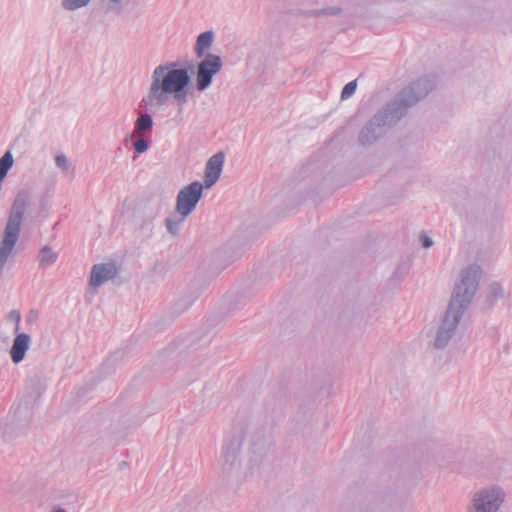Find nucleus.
I'll return each instance as SVG.
<instances>
[{
	"label": "nucleus",
	"instance_id": "f257e3e1",
	"mask_svg": "<svg viewBox=\"0 0 512 512\" xmlns=\"http://www.w3.org/2000/svg\"><path fill=\"white\" fill-rule=\"evenodd\" d=\"M269 445V435L261 423L247 421L239 425L223 446V474L236 479L253 475L263 464Z\"/></svg>",
	"mask_w": 512,
	"mask_h": 512
},
{
	"label": "nucleus",
	"instance_id": "f03ea898",
	"mask_svg": "<svg viewBox=\"0 0 512 512\" xmlns=\"http://www.w3.org/2000/svg\"><path fill=\"white\" fill-rule=\"evenodd\" d=\"M435 82L430 77H423L398 92L380 109L364 126L358 140L363 146L375 143L385 132L386 127L394 126L402 119L412 106L433 90Z\"/></svg>",
	"mask_w": 512,
	"mask_h": 512
},
{
	"label": "nucleus",
	"instance_id": "7ed1b4c3",
	"mask_svg": "<svg viewBox=\"0 0 512 512\" xmlns=\"http://www.w3.org/2000/svg\"><path fill=\"white\" fill-rule=\"evenodd\" d=\"M481 275L482 269L478 264L461 270L459 282L455 284L448 307L430 342L435 349L446 348L455 337L460 321L478 290Z\"/></svg>",
	"mask_w": 512,
	"mask_h": 512
},
{
	"label": "nucleus",
	"instance_id": "20e7f679",
	"mask_svg": "<svg viewBox=\"0 0 512 512\" xmlns=\"http://www.w3.org/2000/svg\"><path fill=\"white\" fill-rule=\"evenodd\" d=\"M192 93L191 77L187 68H178L177 62H166L158 65L152 72L147 95L143 97L140 106L146 110H156L164 107L170 95L182 113Z\"/></svg>",
	"mask_w": 512,
	"mask_h": 512
},
{
	"label": "nucleus",
	"instance_id": "39448f33",
	"mask_svg": "<svg viewBox=\"0 0 512 512\" xmlns=\"http://www.w3.org/2000/svg\"><path fill=\"white\" fill-rule=\"evenodd\" d=\"M30 194L27 190H21L16 195L11 207L8 222L5 227L3 240L0 245V274L18 241L21 223L29 201Z\"/></svg>",
	"mask_w": 512,
	"mask_h": 512
},
{
	"label": "nucleus",
	"instance_id": "423d86ee",
	"mask_svg": "<svg viewBox=\"0 0 512 512\" xmlns=\"http://www.w3.org/2000/svg\"><path fill=\"white\" fill-rule=\"evenodd\" d=\"M506 494L502 487L491 485L475 491L466 505V512H498Z\"/></svg>",
	"mask_w": 512,
	"mask_h": 512
},
{
	"label": "nucleus",
	"instance_id": "0eeeda50",
	"mask_svg": "<svg viewBox=\"0 0 512 512\" xmlns=\"http://www.w3.org/2000/svg\"><path fill=\"white\" fill-rule=\"evenodd\" d=\"M223 62L220 56L207 53L197 65L196 89L206 90L213 81V77L222 69Z\"/></svg>",
	"mask_w": 512,
	"mask_h": 512
},
{
	"label": "nucleus",
	"instance_id": "6e6552de",
	"mask_svg": "<svg viewBox=\"0 0 512 512\" xmlns=\"http://www.w3.org/2000/svg\"><path fill=\"white\" fill-rule=\"evenodd\" d=\"M204 185L194 181L184 186L176 197V212L189 216L195 209L203 194Z\"/></svg>",
	"mask_w": 512,
	"mask_h": 512
},
{
	"label": "nucleus",
	"instance_id": "1a4fd4ad",
	"mask_svg": "<svg viewBox=\"0 0 512 512\" xmlns=\"http://www.w3.org/2000/svg\"><path fill=\"white\" fill-rule=\"evenodd\" d=\"M162 208V201L159 197L151 196L143 198L139 201L136 214L142 219L141 228L148 224L158 216Z\"/></svg>",
	"mask_w": 512,
	"mask_h": 512
},
{
	"label": "nucleus",
	"instance_id": "9d476101",
	"mask_svg": "<svg viewBox=\"0 0 512 512\" xmlns=\"http://www.w3.org/2000/svg\"><path fill=\"white\" fill-rule=\"evenodd\" d=\"M118 273L119 268L113 262L95 264L91 269L89 285L93 288H98L115 278Z\"/></svg>",
	"mask_w": 512,
	"mask_h": 512
},
{
	"label": "nucleus",
	"instance_id": "9b49d317",
	"mask_svg": "<svg viewBox=\"0 0 512 512\" xmlns=\"http://www.w3.org/2000/svg\"><path fill=\"white\" fill-rule=\"evenodd\" d=\"M225 155L222 151L217 152L209 158L205 166L204 182L202 183L205 188L212 187L220 178Z\"/></svg>",
	"mask_w": 512,
	"mask_h": 512
},
{
	"label": "nucleus",
	"instance_id": "f8f14e48",
	"mask_svg": "<svg viewBox=\"0 0 512 512\" xmlns=\"http://www.w3.org/2000/svg\"><path fill=\"white\" fill-rule=\"evenodd\" d=\"M31 338L27 333L16 334L12 347L10 349V357L14 364L23 361L27 350L29 349Z\"/></svg>",
	"mask_w": 512,
	"mask_h": 512
},
{
	"label": "nucleus",
	"instance_id": "ddd939ff",
	"mask_svg": "<svg viewBox=\"0 0 512 512\" xmlns=\"http://www.w3.org/2000/svg\"><path fill=\"white\" fill-rule=\"evenodd\" d=\"M46 389V379L39 374H34L27 380L26 390L28 396L34 401L38 400Z\"/></svg>",
	"mask_w": 512,
	"mask_h": 512
},
{
	"label": "nucleus",
	"instance_id": "4468645a",
	"mask_svg": "<svg viewBox=\"0 0 512 512\" xmlns=\"http://www.w3.org/2000/svg\"><path fill=\"white\" fill-rule=\"evenodd\" d=\"M199 296L200 291L198 289H189L175 301L172 309L175 313L181 314L186 311Z\"/></svg>",
	"mask_w": 512,
	"mask_h": 512
},
{
	"label": "nucleus",
	"instance_id": "2eb2a0df",
	"mask_svg": "<svg viewBox=\"0 0 512 512\" xmlns=\"http://www.w3.org/2000/svg\"><path fill=\"white\" fill-rule=\"evenodd\" d=\"M199 296L200 291L198 289H189L175 301L172 309L175 313L181 314L186 311Z\"/></svg>",
	"mask_w": 512,
	"mask_h": 512
},
{
	"label": "nucleus",
	"instance_id": "dca6fc26",
	"mask_svg": "<svg viewBox=\"0 0 512 512\" xmlns=\"http://www.w3.org/2000/svg\"><path fill=\"white\" fill-rule=\"evenodd\" d=\"M214 40V32L211 30L205 31L198 35L194 47L197 57H205L206 51L210 49Z\"/></svg>",
	"mask_w": 512,
	"mask_h": 512
},
{
	"label": "nucleus",
	"instance_id": "f3484780",
	"mask_svg": "<svg viewBox=\"0 0 512 512\" xmlns=\"http://www.w3.org/2000/svg\"><path fill=\"white\" fill-rule=\"evenodd\" d=\"M153 128L152 116L148 113H140L135 121L131 136H145Z\"/></svg>",
	"mask_w": 512,
	"mask_h": 512
},
{
	"label": "nucleus",
	"instance_id": "a211bd4d",
	"mask_svg": "<svg viewBox=\"0 0 512 512\" xmlns=\"http://www.w3.org/2000/svg\"><path fill=\"white\" fill-rule=\"evenodd\" d=\"M187 217L188 216L178 214L177 212H176V214L167 217L165 219V227H166L167 231L172 236L178 235L180 227L184 223V221Z\"/></svg>",
	"mask_w": 512,
	"mask_h": 512
},
{
	"label": "nucleus",
	"instance_id": "6ab92c4d",
	"mask_svg": "<svg viewBox=\"0 0 512 512\" xmlns=\"http://www.w3.org/2000/svg\"><path fill=\"white\" fill-rule=\"evenodd\" d=\"M39 264L41 267H46L48 265L56 262L58 258V253L55 252L50 246L45 245L39 252Z\"/></svg>",
	"mask_w": 512,
	"mask_h": 512
},
{
	"label": "nucleus",
	"instance_id": "aec40b11",
	"mask_svg": "<svg viewBox=\"0 0 512 512\" xmlns=\"http://www.w3.org/2000/svg\"><path fill=\"white\" fill-rule=\"evenodd\" d=\"M506 296L503 286L499 282H492L487 288V300L493 304Z\"/></svg>",
	"mask_w": 512,
	"mask_h": 512
},
{
	"label": "nucleus",
	"instance_id": "412c9836",
	"mask_svg": "<svg viewBox=\"0 0 512 512\" xmlns=\"http://www.w3.org/2000/svg\"><path fill=\"white\" fill-rule=\"evenodd\" d=\"M92 0H61L63 10L71 12L88 6Z\"/></svg>",
	"mask_w": 512,
	"mask_h": 512
},
{
	"label": "nucleus",
	"instance_id": "4be33fe9",
	"mask_svg": "<svg viewBox=\"0 0 512 512\" xmlns=\"http://www.w3.org/2000/svg\"><path fill=\"white\" fill-rule=\"evenodd\" d=\"M132 138H137L133 142V148L137 153H144L149 148V141L145 138V136H131Z\"/></svg>",
	"mask_w": 512,
	"mask_h": 512
},
{
	"label": "nucleus",
	"instance_id": "5701e85b",
	"mask_svg": "<svg viewBox=\"0 0 512 512\" xmlns=\"http://www.w3.org/2000/svg\"><path fill=\"white\" fill-rule=\"evenodd\" d=\"M318 10V17H328V16H337L342 13L341 7L331 6Z\"/></svg>",
	"mask_w": 512,
	"mask_h": 512
},
{
	"label": "nucleus",
	"instance_id": "b1692460",
	"mask_svg": "<svg viewBox=\"0 0 512 512\" xmlns=\"http://www.w3.org/2000/svg\"><path fill=\"white\" fill-rule=\"evenodd\" d=\"M7 318H8L9 321H12V324H15L14 325V329H13L14 333L15 334L20 333L19 330H20L21 315H20L19 311L11 310L8 313Z\"/></svg>",
	"mask_w": 512,
	"mask_h": 512
},
{
	"label": "nucleus",
	"instance_id": "393cba45",
	"mask_svg": "<svg viewBox=\"0 0 512 512\" xmlns=\"http://www.w3.org/2000/svg\"><path fill=\"white\" fill-rule=\"evenodd\" d=\"M356 88H357L356 80H353V81L347 83L342 89L341 98L348 99L355 93Z\"/></svg>",
	"mask_w": 512,
	"mask_h": 512
},
{
	"label": "nucleus",
	"instance_id": "a878e982",
	"mask_svg": "<svg viewBox=\"0 0 512 512\" xmlns=\"http://www.w3.org/2000/svg\"><path fill=\"white\" fill-rule=\"evenodd\" d=\"M55 164L63 171H66L69 168V160L64 154H59L55 157Z\"/></svg>",
	"mask_w": 512,
	"mask_h": 512
},
{
	"label": "nucleus",
	"instance_id": "bb28decb",
	"mask_svg": "<svg viewBox=\"0 0 512 512\" xmlns=\"http://www.w3.org/2000/svg\"><path fill=\"white\" fill-rule=\"evenodd\" d=\"M125 0H107V10L120 12L124 7Z\"/></svg>",
	"mask_w": 512,
	"mask_h": 512
},
{
	"label": "nucleus",
	"instance_id": "cd10ccee",
	"mask_svg": "<svg viewBox=\"0 0 512 512\" xmlns=\"http://www.w3.org/2000/svg\"><path fill=\"white\" fill-rule=\"evenodd\" d=\"M420 241L424 248H430L433 245V240L425 233L420 234Z\"/></svg>",
	"mask_w": 512,
	"mask_h": 512
},
{
	"label": "nucleus",
	"instance_id": "c85d7f7f",
	"mask_svg": "<svg viewBox=\"0 0 512 512\" xmlns=\"http://www.w3.org/2000/svg\"><path fill=\"white\" fill-rule=\"evenodd\" d=\"M302 14L306 17H318V10L317 9H311L303 11Z\"/></svg>",
	"mask_w": 512,
	"mask_h": 512
},
{
	"label": "nucleus",
	"instance_id": "c756f323",
	"mask_svg": "<svg viewBox=\"0 0 512 512\" xmlns=\"http://www.w3.org/2000/svg\"><path fill=\"white\" fill-rule=\"evenodd\" d=\"M52 512H67V511L59 506H55V507H53Z\"/></svg>",
	"mask_w": 512,
	"mask_h": 512
}]
</instances>
